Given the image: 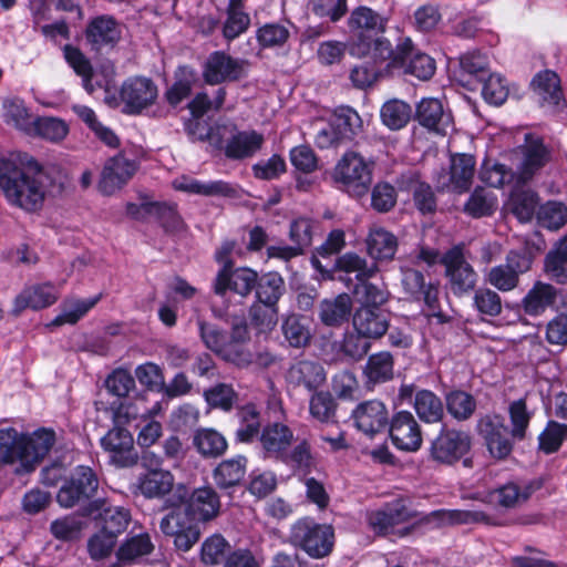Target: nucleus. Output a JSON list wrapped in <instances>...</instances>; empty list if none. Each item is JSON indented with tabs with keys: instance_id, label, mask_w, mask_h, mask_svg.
Instances as JSON below:
<instances>
[{
	"instance_id": "nucleus-31",
	"label": "nucleus",
	"mask_w": 567,
	"mask_h": 567,
	"mask_svg": "<svg viewBox=\"0 0 567 567\" xmlns=\"http://www.w3.org/2000/svg\"><path fill=\"white\" fill-rule=\"evenodd\" d=\"M486 518L487 515L480 511L441 508L427 514H422L415 523V526H429L434 529L452 525L484 522Z\"/></svg>"
},
{
	"instance_id": "nucleus-7",
	"label": "nucleus",
	"mask_w": 567,
	"mask_h": 567,
	"mask_svg": "<svg viewBox=\"0 0 567 567\" xmlns=\"http://www.w3.org/2000/svg\"><path fill=\"white\" fill-rule=\"evenodd\" d=\"M472 449L468 432L443 424L430 442L429 460L437 465L453 466L466 456Z\"/></svg>"
},
{
	"instance_id": "nucleus-30",
	"label": "nucleus",
	"mask_w": 567,
	"mask_h": 567,
	"mask_svg": "<svg viewBox=\"0 0 567 567\" xmlns=\"http://www.w3.org/2000/svg\"><path fill=\"white\" fill-rule=\"evenodd\" d=\"M352 324L369 339H380L389 330L390 313L379 307H360L352 316Z\"/></svg>"
},
{
	"instance_id": "nucleus-48",
	"label": "nucleus",
	"mask_w": 567,
	"mask_h": 567,
	"mask_svg": "<svg viewBox=\"0 0 567 567\" xmlns=\"http://www.w3.org/2000/svg\"><path fill=\"white\" fill-rule=\"evenodd\" d=\"M254 291L256 300L268 306L279 305L287 292L286 281L278 271L264 272L258 275Z\"/></svg>"
},
{
	"instance_id": "nucleus-55",
	"label": "nucleus",
	"mask_w": 567,
	"mask_h": 567,
	"mask_svg": "<svg viewBox=\"0 0 567 567\" xmlns=\"http://www.w3.org/2000/svg\"><path fill=\"white\" fill-rule=\"evenodd\" d=\"M240 425L235 432L237 443L250 444L261 432L260 412L254 403L241 406L238 411Z\"/></svg>"
},
{
	"instance_id": "nucleus-24",
	"label": "nucleus",
	"mask_w": 567,
	"mask_h": 567,
	"mask_svg": "<svg viewBox=\"0 0 567 567\" xmlns=\"http://www.w3.org/2000/svg\"><path fill=\"white\" fill-rule=\"evenodd\" d=\"M351 416L355 427L370 436L386 430L390 420L388 409L380 400L361 402Z\"/></svg>"
},
{
	"instance_id": "nucleus-62",
	"label": "nucleus",
	"mask_w": 567,
	"mask_h": 567,
	"mask_svg": "<svg viewBox=\"0 0 567 567\" xmlns=\"http://www.w3.org/2000/svg\"><path fill=\"white\" fill-rule=\"evenodd\" d=\"M153 549L154 545L151 536L147 533H141L125 539L118 547L116 557L122 563L132 561L150 555Z\"/></svg>"
},
{
	"instance_id": "nucleus-6",
	"label": "nucleus",
	"mask_w": 567,
	"mask_h": 567,
	"mask_svg": "<svg viewBox=\"0 0 567 567\" xmlns=\"http://www.w3.org/2000/svg\"><path fill=\"white\" fill-rule=\"evenodd\" d=\"M373 165L357 152H346L334 167L333 179L351 197L361 198L371 187Z\"/></svg>"
},
{
	"instance_id": "nucleus-16",
	"label": "nucleus",
	"mask_w": 567,
	"mask_h": 567,
	"mask_svg": "<svg viewBox=\"0 0 567 567\" xmlns=\"http://www.w3.org/2000/svg\"><path fill=\"white\" fill-rule=\"evenodd\" d=\"M85 512L87 515L94 516L96 528L116 539L127 529L132 519L130 509L122 506H106L104 498H95L86 506Z\"/></svg>"
},
{
	"instance_id": "nucleus-41",
	"label": "nucleus",
	"mask_w": 567,
	"mask_h": 567,
	"mask_svg": "<svg viewBox=\"0 0 567 567\" xmlns=\"http://www.w3.org/2000/svg\"><path fill=\"white\" fill-rule=\"evenodd\" d=\"M413 409L419 420L425 424L442 423L445 417L444 401L429 389L416 391Z\"/></svg>"
},
{
	"instance_id": "nucleus-8",
	"label": "nucleus",
	"mask_w": 567,
	"mask_h": 567,
	"mask_svg": "<svg viewBox=\"0 0 567 567\" xmlns=\"http://www.w3.org/2000/svg\"><path fill=\"white\" fill-rule=\"evenodd\" d=\"M99 484L97 474L91 466L78 465L61 485L56 502L64 508L85 503L89 505L97 494Z\"/></svg>"
},
{
	"instance_id": "nucleus-14",
	"label": "nucleus",
	"mask_w": 567,
	"mask_h": 567,
	"mask_svg": "<svg viewBox=\"0 0 567 567\" xmlns=\"http://www.w3.org/2000/svg\"><path fill=\"white\" fill-rule=\"evenodd\" d=\"M122 38L117 20L111 14L92 18L84 30V39L91 51L100 53L114 49Z\"/></svg>"
},
{
	"instance_id": "nucleus-58",
	"label": "nucleus",
	"mask_w": 567,
	"mask_h": 567,
	"mask_svg": "<svg viewBox=\"0 0 567 567\" xmlns=\"http://www.w3.org/2000/svg\"><path fill=\"white\" fill-rule=\"evenodd\" d=\"M34 135L53 142L59 143L63 141L69 134V125L65 121L52 116H38L31 126Z\"/></svg>"
},
{
	"instance_id": "nucleus-59",
	"label": "nucleus",
	"mask_w": 567,
	"mask_h": 567,
	"mask_svg": "<svg viewBox=\"0 0 567 567\" xmlns=\"http://www.w3.org/2000/svg\"><path fill=\"white\" fill-rule=\"evenodd\" d=\"M249 318L251 326L258 333H267L271 331L279 317V305H266L255 300L249 307Z\"/></svg>"
},
{
	"instance_id": "nucleus-26",
	"label": "nucleus",
	"mask_w": 567,
	"mask_h": 567,
	"mask_svg": "<svg viewBox=\"0 0 567 567\" xmlns=\"http://www.w3.org/2000/svg\"><path fill=\"white\" fill-rule=\"evenodd\" d=\"M402 287L411 300L424 302L432 311L440 310L439 285L426 282L422 271L413 268L404 270Z\"/></svg>"
},
{
	"instance_id": "nucleus-44",
	"label": "nucleus",
	"mask_w": 567,
	"mask_h": 567,
	"mask_svg": "<svg viewBox=\"0 0 567 567\" xmlns=\"http://www.w3.org/2000/svg\"><path fill=\"white\" fill-rule=\"evenodd\" d=\"M329 124L343 144L352 142L362 131V120L351 106H338L333 111Z\"/></svg>"
},
{
	"instance_id": "nucleus-15",
	"label": "nucleus",
	"mask_w": 567,
	"mask_h": 567,
	"mask_svg": "<svg viewBox=\"0 0 567 567\" xmlns=\"http://www.w3.org/2000/svg\"><path fill=\"white\" fill-rule=\"evenodd\" d=\"M245 63L224 51H214L204 64L203 79L208 85L239 81L245 76Z\"/></svg>"
},
{
	"instance_id": "nucleus-37",
	"label": "nucleus",
	"mask_w": 567,
	"mask_h": 567,
	"mask_svg": "<svg viewBox=\"0 0 567 567\" xmlns=\"http://www.w3.org/2000/svg\"><path fill=\"white\" fill-rule=\"evenodd\" d=\"M287 380L291 384L316 392L326 382V371L319 362L300 360L289 368Z\"/></svg>"
},
{
	"instance_id": "nucleus-11",
	"label": "nucleus",
	"mask_w": 567,
	"mask_h": 567,
	"mask_svg": "<svg viewBox=\"0 0 567 567\" xmlns=\"http://www.w3.org/2000/svg\"><path fill=\"white\" fill-rule=\"evenodd\" d=\"M441 264L445 267V276L453 295L460 297L475 288L477 274L465 260L462 248L455 246L449 249L441 258Z\"/></svg>"
},
{
	"instance_id": "nucleus-22",
	"label": "nucleus",
	"mask_w": 567,
	"mask_h": 567,
	"mask_svg": "<svg viewBox=\"0 0 567 567\" xmlns=\"http://www.w3.org/2000/svg\"><path fill=\"white\" fill-rule=\"evenodd\" d=\"M198 331L202 341L213 352L220 355L224 360L240 364L246 361V353L241 349H231L228 340V332L217 324L205 320H197Z\"/></svg>"
},
{
	"instance_id": "nucleus-2",
	"label": "nucleus",
	"mask_w": 567,
	"mask_h": 567,
	"mask_svg": "<svg viewBox=\"0 0 567 567\" xmlns=\"http://www.w3.org/2000/svg\"><path fill=\"white\" fill-rule=\"evenodd\" d=\"M43 176V166L28 153L0 157V189L12 206L27 212L40 209L45 198Z\"/></svg>"
},
{
	"instance_id": "nucleus-9",
	"label": "nucleus",
	"mask_w": 567,
	"mask_h": 567,
	"mask_svg": "<svg viewBox=\"0 0 567 567\" xmlns=\"http://www.w3.org/2000/svg\"><path fill=\"white\" fill-rule=\"evenodd\" d=\"M476 432L493 460L502 462L512 455L517 440L513 437L503 415L485 414L477 421Z\"/></svg>"
},
{
	"instance_id": "nucleus-28",
	"label": "nucleus",
	"mask_w": 567,
	"mask_h": 567,
	"mask_svg": "<svg viewBox=\"0 0 567 567\" xmlns=\"http://www.w3.org/2000/svg\"><path fill=\"white\" fill-rule=\"evenodd\" d=\"M414 120L420 126L440 135H446L447 127L453 124L450 112H445L440 100L434 97L422 99L414 113Z\"/></svg>"
},
{
	"instance_id": "nucleus-35",
	"label": "nucleus",
	"mask_w": 567,
	"mask_h": 567,
	"mask_svg": "<svg viewBox=\"0 0 567 567\" xmlns=\"http://www.w3.org/2000/svg\"><path fill=\"white\" fill-rule=\"evenodd\" d=\"M23 441L27 445L25 472L30 473L49 454L56 441L53 429L40 427L33 434H23Z\"/></svg>"
},
{
	"instance_id": "nucleus-12",
	"label": "nucleus",
	"mask_w": 567,
	"mask_h": 567,
	"mask_svg": "<svg viewBox=\"0 0 567 567\" xmlns=\"http://www.w3.org/2000/svg\"><path fill=\"white\" fill-rule=\"evenodd\" d=\"M386 430L393 445L404 452H417L423 444V432L410 411H398L389 420Z\"/></svg>"
},
{
	"instance_id": "nucleus-46",
	"label": "nucleus",
	"mask_w": 567,
	"mask_h": 567,
	"mask_svg": "<svg viewBox=\"0 0 567 567\" xmlns=\"http://www.w3.org/2000/svg\"><path fill=\"white\" fill-rule=\"evenodd\" d=\"M545 275L558 285L567 284V234L559 238L544 258Z\"/></svg>"
},
{
	"instance_id": "nucleus-10",
	"label": "nucleus",
	"mask_w": 567,
	"mask_h": 567,
	"mask_svg": "<svg viewBox=\"0 0 567 567\" xmlns=\"http://www.w3.org/2000/svg\"><path fill=\"white\" fill-rule=\"evenodd\" d=\"M157 95L158 89L152 79L142 75L127 78L120 90V99L124 104L123 113L141 114L155 103Z\"/></svg>"
},
{
	"instance_id": "nucleus-29",
	"label": "nucleus",
	"mask_w": 567,
	"mask_h": 567,
	"mask_svg": "<svg viewBox=\"0 0 567 567\" xmlns=\"http://www.w3.org/2000/svg\"><path fill=\"white\" fill-rule=\"evenodd\" d=\"M258 272L246 266L233 267L227 272V279L219 284V276H216L212 290L218 297H225L228 292H234L240 297H248L255 289Z\"/></svg>"
},
{
	"instance_id": "nucleus-4",
	"label": "nucleus",
	"mask_w": 567,
	"mask_h": 567,
	"mask_svg": "<svg viewBox=\"0 0 567 567\" xmlns=\"http://www.w3.org/2000/svg\"><path fill=\"white\" fill-rule=\"evenodd\" d=\"M113 426L100 439L101 449L107 453L110 462L118 468L133 467L138 462L134 437L126 425L135 419L133 405L124 402L112 403Z\"/></svg>"
},
{
	"instance_id": "nucleus-54",
	"label": "nucleus",
	"mask_w": 567,
	"mask_h": 567,
	"mask_svg": "<svg viewBox=\"0 0 567 567\" xmlns=\"http://www.w3.org/2000/svg\"><path fill=\"white\" fill-rule=\"evenodd\" d=\"M518 174L511 167L501 163H492L485 158L480 169V179L489 187L503 188L506 185L523 186L517 184Z\"/></svg>"
},
{
	"instance_id": "nucleus-57",
	"label": "nucleus",
	"mask_w": 567,
	"mask_h": 567,
	"mask_svg": "<svg viewBox=\"0 0 567 567\" xmlns=\"http://www.w3.org/2000/svg\"><path fill=\"white\" fill-rule=\"evenodd\" d=\"M380 117L382 123L392 131H399L408 125L412 117V107L410 104L400 100L386 101L381 110Z\"/></svg>"
},
{
	"instance_id": "nucleus-27",
	"label": "nucleus",
	"mask_w": 567,
	"mask_h": 567,
	"mask_svg": "<svg viewBox=\"0 0 567 567\" xmlns=\"http://www.w3.org/2000/svg\"><path fill=\"white\" fill-rule=\"evenodd\" d=\"M389 19L382 17L377 11L367 6H359L352 10L348 19V27L350 30L359 31L350 42V54H352L353 45L355 44L358 37L361 33L377 39L383 37L382 34L386 30Z\"/></svg>"
},
{
	"instance_id": "nucleus-32",
	"label": "nucleus",
	"mask_w": 567,
	"mask_h": 567,
	"mask_svg": "<svg viewBox=\"0 0 567 567\" xmlns=\"http://www.w3.org/2000/svg\"><path fill=\"white\" fill-rule=\"evenodd\" d=\"M353 309L352 298L339 293L333 298H324L319 303L318 317L321 323L329 328H340L349 322Z\"/></svg>"
},
{
	"instance_id": "nucleus-51",
	"label": "nucleus",
	"mask_w": 567,
	"mask_h": 567,
	"mask_svg": "<svg viewBox=\"0 0 567 567\" xmlns=\"http://www.w3.org/2000/svg\"><path fill=\"white\" fill-rule=\"evenodd\" d=\"M367 249L377 261L392 260L398 250V238L384 228L374 229L367 239Z\"/></svg>"
},
{
	"instance_id": "nucleus-49",
	"label": "nucleus",
	"mask_w": 567,
	"mask_h": 567,
	"mask_svg": "<svg viewBox=\"0 0 567 567\" xmlns=\"http://www.w3.org/2000/svg\"><path fill=\"white\" fill-rule=\"evenodd\" d=\"M193 445L204 458H217L223 456L227 449L226 437L215 429H197L193 436Z\"/></svg>"
},
{
	"instance_id": "nucleus-56",
	"label": "nucleus",
	"mask_w": 567,
	"mask_h": 567,
	"mask_svg": "<svg viewBox=\"0 0 567 567\" xmlns=\"http://www.w3.org/2000/svg\"><path fill=\"white\" fill-rule=\"evenodd\" d=\"M281 331L288 344L297 349L307 347L312 338L305 318L295 313L284 319Z\"/></svg>"
},
{
	"instance_id": "nucleus-39",
	"label": "nucleus",
	"mask_w": 567,
	"mask_h": 567,
	"mask_svg": "<svg viewBox=\"0 0 567 567\" xmlns=\"http://www.w3.org/2000/svg\"><path fill=\"white\" fill-rule=\"evenodd\" d=\"M558 289L551 284L536 281L522 300L526 315L537 317L556 305Z\"/></svg>"
},
{
	"instance_id": "nucleus-63",
	"label": "nucleus",
	"mask_w": 567,
	"mask_h": 567,
	"mask_svg": "<svg viewBox=\"0 0 567 567\" xmlns=\"http://www.w3.org/2000/svg\"><path fill=\"white\" fill-rule=\"evenodd\" d=\"M567 437V424L549 420L538 435V451L546 455L557 453Z\"/></svg>"
},
{
	"instance_id": "nucleus-43",
	"label": "nucleus",
	"mask_w": 567,
	"mask_h": 567,
	"mask_svg": "<svg viewBox=\"0 0 567 567\" xmlns=\"http://www.w3.org/2000/svg\"><path fill=\"white\" fill-rule=\"evenodd\" d=\"M25 453L27 445L23 441V433H19L12 426L0 429V463L20 462L25 472Z\"/></svg>"
},
{
	"instance_id": "nucleus-36",
	"label": "nucleus",
	"mask_w": 567,
	"mask_h": 567,
	"mask_svg": "<svg viewBox=\"0 0 567 567\" xmlns=\"http://www.w3.org/2000/svg\"><path fill=\"white\" fill-rule=\"evenodd\" d=\"M264 142V135L255 130L237 131L227 141L224 154L231 161L249 158L261 150Z\"/></svg>"
},
{
	"instance_id": "nucleus-25",
	"label": "nucleus",
	"mask_w": 567,
	"mask_h": 567,
	"mask_svg": "<svg viewBox=\"0 0 567 567\" xmlns=\"http://www.w3.org/2000/svg\"><path fill=\"white\" fill-rule=\"evenodd\" d=\"M136 164L123 155L109 158L101 173L99 189L103 195H112L122 188L135 174Z\"/></svg>"
},
{
	"instance_id": "nucleus-19",
	"label": "nucleus",
	"mask_w": 567,
	"mask_h": 567,
	"mask_svg": "<svg viewBox=\"0 0 567 567\" xmlns=\"http://www.w3.org/2000/svg\"><path fill=\"white\" fill-rule=\"evenodd\" d=\"M220 512V498L218 493L212 486L195 488L189 494L186 504L187 519L195 526L199 523H207L218 516Z\"/></svg>"
},
{
	"instance_id": "nucleus-20",
	"label": "nucleus",
	"mask_w": 567,
	"mask_h": 567,
	"mask_svg": "<svg viewBox=\"0 0 567 567\" xmlns=\"http://www.w3.org/2000/svg\"><path fill=\"white\" fill-rule=\"evenodd\" d=\"M523 161L519 166L517 184L525 185L550 161V151L543 138L526 134L522 146Z\"/></svg>"
},
{
	"instance_id": "nucleus-53",
	"label": "nucleus",
	"mask_w": 567,
	"mask_h": 567,
	"mask_svg": "<svg viewBox=\"0 0 567 567\" xmlns=\"http://www.w3.org/2000/svg\"><path fill=\"white\" fill-rule=\"evenodd\" d=\"M538 205V195L530 189L514 186L508 199L509 212L518 219L519 223H529Z\"/></svg>"
},
{
	"instance_id": "nucleus-18",
	"label": "nucleus",
	"mask_w": 567,
	"mask_h": 567,
	"mask_svg": "<svg viewBox=\"0 0 567 567\" xmlns=\"http://www.w3.org/2000/svg\"><path fill=\"white\" fill-rule=\"evenodd\" d=\"M489 72L487 56L478 50H474L460 56L454 79L464 89L475 92L482 86V81L489 75Z\"/></svg>"
},
{
	"instance_id": "nucleus-38",
	"label": "nucleus",
	"mask_w": 567,
	"mask_h": 567,
	"mask_svg": "<svg viewBox=\"0 0 567 567\" xmlns=\"http://www.w3.org/2000/svg\"><path fill=\"white\" fill-rule=\"evenodd\" d=\"M248 458L238 454L223 460L213 470V480L219 489H229L239 486L247 473Z\"/></svg>"
},
{
	"instance_id": "nucleus-40",
	"label": "nucleus",
	"mask_w": 567,
	"mask_h": 567,
	"mask_svg": "<svg viewBox=\"0 0 567 567\" xmlns=\"http://www.w3.org/2000/svg\"><path fill=\"white\" fill-rule=\"evenodd\" d=\"M58 300L55 289L50 284L37 285L23 290L14 299L13 315L19 316L28 308L40 310L52 306Z\"/></svg>"
},
{
	"instance_id": "nucleus-61",
	"label": "nucleus",
	"mask_w": 567,
	"mask_h": 567,
	"mask_svg": "<svg viewBox=\"0 0 567 567\" xmlns=\"http://www.w3.org/2000/svg\"><path fill=\"white\" fill-rule=\"evenodd\" d=\"M371 348L370 339L355 330L347 331L338 346V354L350 361H360L363 359Z\"/></svg>"
},
{
	"instance_id": "nucleus-3",
	"label": "nucleus",
	"mask_w": 567,
	"mask_h": 567,
	"mask_svg": "<svg viewBox=\"0 0 567 567\" xmlns=\"http://www.w3.org/2000/svg\"><path fill=\"white\" fill-rule=\"evenodd\" d=\"M163 499V509H167L168 513L162 517L159 529L165 536L173 538L177 551L186 553L199 540L202 534L199 526L187 519L188 489L185 485L178 484Z\"/></svg>"
},
{
	"instance_id": "nucleus-60",
	"label": "nucleus",
	"mask_w": 567,
	"mask_h": 567,
	"mask_svg": "<svg viewBox=\"0 0 567 567\" xmlns=\"http://www.w3.org/2000/svg\"><path fill=\"white\" fill-rule=\"evenodd\" d=\"M290 38L289 29L279 22H268L256 30V40L260 49H279Z\"/></svg>"
},
{
	"instance_id": "nucleus-42",
	"label": "nucleus",
	"mask_w": 567,
	"mask_h": 567,
	"mask_svg": "<svg viewBox=\"0 0 567 567\" xmlns=\"http://www.w3.org/2000/svg\"><path fill=\"white\" fill-rule=\"evenodd\" d=\"M529 86L542 105H557L563 96L560 78L553 70L547 69L537 72L533 76Z\"/></svg>"
},
{
	"instance_id": "nucleus-52",
	"label": "nucleus",
	"mask_w": 567,
	"mask_h": 567,
	"mask_svg": "<svg viewBox=\"0 0 567 567\" xmlns=\"http://www.w3.org/2000/svg\"><path fill=\"white\" fill-rule=\"evenodd\" d=\"M176 190L185 192L188 194H196L203 196H224L233 197L236 193L231 184L225 181H213L203 183L195 178L184 177L181 182L174 183Z\"/></svg>"
},
{
	"instance_id": "nucleus-45",
	"label": "nucleus",
	"mask_w": 567,
	"mask_h": 567,
	"mask_svg": "<svg viewBox=\"0 0 567 567\" xmlns=\"http://www.w3.org/2000/svg\"><path fill=\"white\" fill-rule=\"evenodd\" d=\"M444 408L451 417L457 422H466L477 410L475 396L462 389H451L444 393Z\"/></svg>"
},
{
	"instance_id": "nucleus-17",
	"label": "nucleus",
	"mask_w": 567,
	"mask_h": 567,
	"mask_svg": "<svg viewBox=\"0 0 567 567\" xmlns=\"http://www.w3.org/2000/svg\"><path fill=\"white\" fill-rule=\"evenodd\" d=\"M293 441L292 430L285 423L266 424L260 432L259 442L265 458L287 463V456Z\"/></svg>"
},
{
	"instance_id": "nucleus-5",
	"label": "nucleus",
	"mask_w": 567,
	"mask_h": 567,
	"mask_svg": "<svg viewBox=\"0 0 567 567\" xmlns=\"http://www.w3.org/2000/svg\"><path fill=\"white\" fill-rule=\"evenodd\" d=\"M289 542L308 557L323 559L330 556L334 549V528L330 524H321L313 517L305 516L291 525Z\"/></svg>"
},
{
	"instance_id": "nucleus-21",
	"label": "nucleus",
	"mask_w": 567,
	"mask_h": 567,
	"mask_svg": "<svg viewBox=\"0 0 567 567\" xmlns=\"http://www.w3.org/2000/svg\"><path fill=\"white\" fill-rule=\"evenodd\" d=\"M311 264L318 270L323 279H334V272H355L358 281H364L372 278L379 270L375 262L371 266L367 265V260L360 257L357 252L348 251L341 256H338L334 260L332 268H324L321 262L313 256Z\"/></svg>"
},
{
	"instance_id": "nucleus-34",
	"label": "nucleus",
	"mask_w": 567,
	"mask_h": 567,
	"mask_svg": "<svg viewBox=\"0 0 567 567\" xmlns=\"http://www.w3.org/2000/svg\"><path fill=\"white\" fill-rule=\"evenodd\" d=\"M362 375L368 390L386 383L394 377V358L389 351H379L369 355Z\"/></svg>"
},
{
	"instance_id": "nucleus-13",
	"label": "nucleus",
	"mask_w": 567,
	"mask_h": 567,
	"mask_svg": "<svg viewBox=\"0 0 567 567\" xmlns=\"http://www.w3.org/2000/svg\"><path fill=\"white\" fill-rule=\"evenodd\" d=\"M475 166L474 155L466 153L452 154L449 171L442 168L436 183L442 189L451 188L455 193L463 194L472 186Z\"/></svg>"
},
{
	"instance_id": "nucleus-47",
	"label": "nucleus",
	"mask_w": 567,
	"mask_h": 567,
	"mask_svg": "<svg viewBox=\"0 0 567 567\" xmlns=\"http://www.w3.org/2000/svg\"><path fill=\"white\" fill-rule=\"evenodd\" d=\"M150 216H153L161 228L167 235H175L186 228V224L178 212V205L175 202H150Z\"/></svg>"
},
{
	"instance_id": "nucleus-33",
	"label": "nucleus",
	"mask_w": 567,
	"mask_h": 567,
	"mask_svg": "<svg viewBox=\"0 0 567 567\" xmlns=\"http://www.w3.org/2000/svg\"><path fill=\"white\" fill-rule=\"evenodd\" d=\"M175 477L168 470L148 468L137 477V489L146 499H162L173 491Z\"/></svg>"
},
{
	"instance_id": "nucleus-1",
	"label": "nucleus",
	"mask_w": 567,
	"mask_h": 567,
	"mask_svg": "<svg viewBox=\"0 0 567 567\" xmlns=\"http://www.w3.org/2000/svg\"><path fill=\"white\" fill-rule=\"evenodd\" d=\"M371 54L375 62L385 63L386 74L412 75L421 81L430 80L436 70L435 60L422 52L410 37L401 35L393 47L385 37L371 39L361 33L352 49V55Z\"/></svg>"
},
{
	"instance_id": "nucleus-50",
	"label": "nucleus",
	"mask_w": 567,
	"mask_h": 567,
	"mask_svg": "<svg viewBox=\"0 0 567 567\" xmlns=\"http://www.w3.org/2000/svg\"><path fill=\"white\" fill-rule=\"evenodd\" d=\"M196 80V71L190 65H179L174 72L173 84L164 94L168 105L176 107L190 96Z\"/></svg>"
},
{
	"instance_id": "nucleus-23",
	"label": "nucleus",
	"mask_w": 567,
	"mask_h": 567,
	"mask_svg": "<svg viewBox=\"0 0 567 567\" xmlns=\"http://www.w3.org/2000/svg\"><path fill=\"white\" fill-rule=\"evenodd\" d=\"M416 517H419L416 511H411L403 503L396 502L368 513L367 523L377 536H386L393 527Z\"/></svg>"
},
{
	"instance_id": "nucleus-64",
	"label": "nucleus",
	"mask_w": 567,
	"mask_h": 567,
	"mask_svg": "<svg viewBox=\"0 0 567 567\" xmlns=\"http://www.w3.org/2000/svg\"><path fill=\"white\" fill-rule=\"evenodd\" d=\"M538 224L548 230H558L567 224V206L561 202L549 200L540 206Z\"/></svg>"
}]
</instances>
